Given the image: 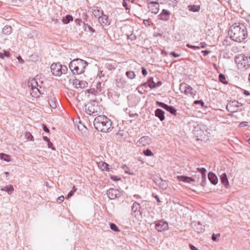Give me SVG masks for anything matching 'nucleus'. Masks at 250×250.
Returning a JSON list of instances; mask_svg holds the SVG:
<instances>
[{
	"label": "nucleus",
	"mask_w": 250,
	"mask_h": 250,
	"mask_svg": "<svg viewBox=\"0 0 250 250\" xmlns=\"http://www.w3.org/2000/svg\"><path fill=\"white\" fill-rule=\"evenodd\" d=\"M25 137L27 138V139L28 140H30V141L33 140V136L32 135V134L30 132H26L25 133Z\"/></svg>",
	"instance_id": "obj_41"
},
{
	"label": "nucleus",
	"mask_w": 250,
	"mask_h": 250,
	"mask_svg": "<svg viewBox=\"0 0 250 250\" xmlns=\"http://www.w3.org/2000/svg\"><path fill=\"white\" fill-rule=\"evenodd\" d=\"M170 12L169 11L163 9L162 13L159 15V19L163 21H167L169 19Z\"/></svg>",
	"instance_id": "obj_16"
},
{
	"label": "nucleus",
	"mask_w": 250,
	"mask_h": 250,
	"mask_svg": "<svg viewBox=\"0 0 250 250\" xmlns=\"http://www.w3.org/2000/svg\"><path fill=\"white\" fill-rule=\"evenodd\" d=\"M110 228L112 230L116 231V232H119L120 231V229L118 228V227L116 226V224L113 223H110Z\"/></svg>",
	"instance_id": "obj_33"
},
{
	"label": "nucleus",
	"mask_w": 250,
	"mask_h": 250,
	"mask_svg": "<svg viewBox=\"0 0 250 250\" xmlns=\"http://www.w3.org/2000/svg\"><path fill=\"white\" fill-rule=\"evenodd\" d=\"M94 14L95 16L100 17V16H100L101 15L102 16L103 14V13L102 11H100V10H94Z\"/></svg>",
	"instance_id": "obj_45"
},
{
	"label": "nucleus",
	"mask_w": 250,
	"mask_h": 250,
	"mask_svg": "<svg viewBox=\"0 0 250 250\" xmlns=\"http://www.w3.org/2000/svg\"><path fill=\"white\" fill-rule=\"evenodd\" d=\"M148 8L151 13L156 14L158 13L159 10V3H151L148 4Z\"/></svg>",
	"instance_id": "obj_12"
},
{
	"label": "nucleus",
	"mask_w": 250,
	"mask_h": 250,
	"mask_svg": "<svg viewBox=\"0 0 250 250\" xmlns=\"http://www.w3.org/2000/svg\"><path fill=\"white\" fill-rule=\"evenodd\" d=\"M48 102L51 108H55L57 107V104L54 99H51Z\"/></svg>",
	"instance_id": "obj_35"
},
{
	"label": "nucleus",
	"mask_w": 250,
	"mask_h": 250,
	"mask_svg": "<svg viewBox=\"0 0 250 250\" xmlns=\"http://www.w3.org/2000/svg\"><path fill=\"white\" fill-rule=\"evenodd\" d=\"M208 178L211 184L216 185L218 183V178L212 172H209L208 174Z\"/></svg>",
	"instance_id": "obj_13"
},
{
	"label": "nucleus",
	"mask_w": 250,
	"mask_h": 250,
	"mask_svg": "<svg viewBox=\"0 0 250 250\" xmlns=\"http://www.w3.org/2000/svg\"><path fill=\"white\" fill-rule=\"evenodd\" d=\"M170 54V55L173 56V57H176H176H179V56H180V55H179V54H177V53H175V52H171L170 53V54Z\"/></svg>",
	"instance_id": "obj_50"
},
{
	"label": "nucleus",
	"mask_w": 250,
	"mask_h": 250,
	"mask_svg": "<svg viewBox=\"0 0 250 250\" xmlns=\"http://www.w3.org/2000/svg\"><path fill=\"white\" fill-rule=\"evenodd\" d=\"M179 89L182 93L187 95H195L196 93V91L192 87L185 83H181Z\"/></svg>",
	"instance_id": "obj_7"
},
{
	"label": "nucleus",
	"mask_w": 250,
	"mask_h": 250,
	"mask_svg": "<svg viewBox=\"0 0 250 250\" xmlns=\"http://www.w3.org/2000/svg\"><path fill=\"white\" fill-rule=\"evenodd\" d=\"M42 128L45 132L48 133L49 132V129L47 127V126L45 125H42Z\"/></svg>",
	"instance_id": "obj_51"
},
{
	"label": "nucleus",
	"mask_w": 250,
	"mask_h": 250,
	"mask_svg": "<svg viewBox=\"0 0 250 250\" xmlns=\"http://www.w3.org/2000/svg\"><path fill=\"white\" fill-rule=\"evenodd\" d=\"M11 32L12 28L10 26L6 25L2 29V33L6 35H10Z\"/></svg>",
	"instance_id": "obj_23"
},
{
	"label": "nucleus",
	"mask_w": 250,
	"mask_h": 250,
	"mask_svg": "<svg viewBox=\"0 0 250 250\" xmlns=\"http://www.w3.org/2000/svg\"><path fill=\"white\" fill-rule=\"evenodd\" d=\"M158 0H147L148 4H151V3H157L158 2Z\"/></svg>",
	"instance_id": "obj_49"
},
{
	"label": "nucleus",
	"mask_w": 250,
	"mask_h": 250,
	"mask_svg": "<svg viewBox=\"0 0 250 250\" xmlns=\"http://www.w3.org/2000/svg\"><path fill=\"white\" fill-rule=\"evenodd\" d=\"M38 77L29 81L28 85L31 88V94L32 97H38L41 94H44L45 92L44 87L42 85V82L39 84L37 82Z\"/></svg>",
	"instance_id": "obj_4"
},
{
	"label": "nucleus",
	"mask_w": 250,
	"mask_h": 250,
	"mask_svg": "<svg viewBox=\"0 0 250 250\" xmlns=\"http://www.w3.org/2000/svg\"><path fill=\"white\" fill-rule=\"evenodd\" d=\"M47 146L49 148H51L52 150L55 149V147L53 146V144L50 141L47 142Z\"/></svg>",
	"instance_id": "obj_47"
},
{
	"label": "nucleus",
	"mask_w": 250,
	"mask_h": 250,
	"mask_svg": "<svg viewBox=\"0 0 250 250\" xmlns=\"http://www.w3.org/2000/svg\"><path fill=\"white\" fill-rule=\"evenodd\" d=\"M101 86V83L100 82H98L96 84L97 88L100 89Z\"/></svg>",
	"instance_id": "obj_60"
},
{
	"label": "nucleus",
	"mask_w": 250,
	"mask_h": 250,
	"mask_svg": "<svg viewBox=\"0 0 250 250\" xmlns=\"http://www.w3.org/2000/svg\"><path fill=\"white\" fill-rule=\"evenodd\" d=\"M186 46L188 48H192V49H199L200 48V47H199V46L192 45H191V44H190L189 43L187 44ZM201 48H204V46H201Z\"/></svg>",
	"instance_id": "obj_38"
},
{
	"label": "nucleus",
	"mask_w": 250,
	"mask_h": 250,
	"mask_svg": "<svg viewBox=\"0 0 250 250\" xmlns=\"http://www.w3.org/2000/svg\"><path fill=\"white\" fill-rule=\"evenodd\" d=\"M162 84V83L161 81H158L155 83L156 88L160 86Z\"/></svg>",
	"instance_id": "obj_53"
},
{
	"label": "nucleus",
	"mask_w": 250,
	"mask_h": 250,
	"mask_svg": "<svg viewBox=\"0 0 250 250\" xmlns=\"http://www.w3.org/2000/svg\"><path fill=\"white\" fill-rule=\"evenodd\" d=\"M165 112L161 109L158 108L155 111V115L158 117L160 121H163L165 120Z\"/></svg>",
	"instance_id": "obj_17"
},
{
	"label": "nucleus",
	"mask_w": 250,
	"mask_h": 250,
	"mask_svg": "<svg viewBox=\"0 0 250 250\" xmlns=\"http://www.w3.org/2000/svg\"><path fill=\"white\" fill-rule=\"evenodd\" d=\"M76 188L75 187H73V189L71 190L67 194V196L66 197V198L68 199L70 197H71L73 194L76 191Z\"/></svg>",
	"instance_id": "obj_37"
},
{
	"label": "nucleus",
	"mask_w": 250,
	"mask_h": 250,
	"mask_svg": "<svg viewBox=\"0 0 250 250\" xmlns=\"http://www.w3.org/2000/svg\"><path fill=\"white\" fill-rule=\"evenodd\" d=\"M200 7L199 6H197L195 5L191 6L189 10L193 12H197L199 10Z\"/></svg>",
	"instance_id": "obj_40"
},
{
	"label": "nucleus",
	"mask_w": 250,
	"mask_h": 250,
	"mask_svg": "<svg viewBox=\"0 0 250 250\" xmlns=\"http://www.w3.org/2000/svg\"><path fill=\"white\" fill-rule=\"evenodd\" d=\"M194 104H200L202 107H203L204 105V102L202 100H196L194 102Z\"/></svg>",
	"instance_id": "obj_44"
},
{
	"label": "nucleus",
	"mask_w": 250,
	"mask_h": 250,
	"mask_svg": "<svg viewBox=\"0 0 250 250\" xmlns=\"http://www.w3.org/2000/svg\"><path fill=\"white\" fill-rule=\"evenodd\" d=\"M43 139L44 141H46L47 142H48L50 141L49 138L47 137H46V136H43Z\"/></svg>",
	"instance_id": "obj_57"
},
{
	"label": "nucleus",
	"mask_w": 250,
	"mask_h": 250,
	"mask_svg": "<svg viewBox=\"0 0 250 250\" xmlns=\"http://www.w3.org/2000/svg\"><path fill=\"white\" fill-rule=\"evenodd\" d=\"M50 68L51 72L54 75L60 76L62 75V72L60 70L61 68V64L60 63H53L51 65Z\"/></svg>",
	"instance_id": "obj_9"
},
{
	"label": "nucleus",
	"mask_w": 250,
	"mask_h": 250,
	"mask_svg": "<svg viewBox=\"0 0 250 250\" xmlns=\"http://www.w3.org/2000/svg\"><path fill=\"white\" fill-rule=\"evenodd\" d=\"M200 182V185L202 187H204L206 185V175L201 176V181Z\"/></svg>",
	"instance_id": "obj_34"
},
{
	"label": "nucleus",
	"mask_w": 250,
	"mask_h": 250,
	"mask_svg": "<svg viewBox=\"0 0 250 250\" xmlns=\"http://www.w3.org/2000/svg\"><path fill=\"white\" fill-rule=\"evenodd\" d=\"M126 76L130 79H133L135 77L136 75L133 71H128L126 72Z\"/></svg>",
	"instance_id": "obj_30"
},
{
	"label": "nucleus",
	"mask_w": 250,
	"mask_h": 250,
	"mask_svg": "<svg viewBox=\"0 0 250 250\" xmlns=\"http://www.w3.org/2000/svg\"><path fill=\"white\" fill-rule=\"evenodd\" d=\"M5 188H6V191L7 192V193L9 194H11L12 192H13L14 190L13 186L11 185L6 186Z\"/></svg>",
	"instance_id": "obj_31"
},
{
	"label": "nucleus",
	"mask_w": 250,
	"mask_h": 250,
	"mask_svg": "<svg viewBox=\"0 0 250 250\" xmlns=\"http://www.w3.org/2000/svg\"><path fill=\"white\" fill-rule=\"evenodd\" d=\"M233 107H238V102L236 101H233L231 103H229L227 106V108L229 111L231 112H233L236 111L237 109H233Z\"/></svg>",
	"instance_id": "obj_19"
},
{
	"label": "nucleus",
	"mask_w": 250,
	"mask_h": 250,
	"mask_svg": "<svg viewBox=\"0 0 250 250\" xmlns=\"http://www.w3.org/2000/svg\"><path fill=\"white\" fill-rule=\"evenodd\" d=\"M210 52H211L210 51H208V50H207L202 51V53L204 54V56L207 55L208 54L210 53Z\"/></svg>",
	"instance_id": "obj_52"
},
{
	"label": "nucleus",
	"mask_w": 250,
	"mask_h": 250,
	"mask_svg": "<svg viewBox=\"0 0 250 250\" xmlns=\"http://www.w3.org/2000/svg\"><path fill=\"white\" fill-rule=\"evenodd\" d=\"M18 59L19 60L21 63L23 62V60L21 58L20 56L18 57Z\"/></svg>",
	"instance_id": "obj_61"
},
{
	"label": "nucleus",
	"mask_w": 250,
	"mask_h": 250,
	"mask_svg": "<svg viewBox=\"0 0 250 250\" xmlns=\"http://www.w3.org/2000/svg\"><path fill=\"white\" fill-rule=\"evenodd\" d=\"M123 6L126 9H128V8L127 7V3L125 1V0H124V2L123 3Z\"/></svg>",
	"instance_id": "obj_56"
},
{
	"label": "nucleus",
	"mask_w": 250,
	"mask_h": 250,
	"mask_svg": "<svg viewBox=\"0 0 250 250\" xmlns=\"http://www.w3.org/2000/svg\"><path fill=\"white\" fill-rule=\"evenodd\" d=\"M156 104L158 106H159L165 109L167 111L169 112L171 114L174 115H176L177 110L175 108V107H174L173 106H170V105H168L164 103L159 102V101H157L156 102Z\"/></svg>",
	"instance_id": "obj_8"
},
{
	"label": "nucleus",
	"mask_w": 250,
	"mask_h": 250,
	"mask_svg": "<svg viewBox=\"0 0 250 250\" xmlns=\"http://www.w3.org/2000/svg\"><path fill=\"white\" fill-rule=\"evenodd\" d=\"M219 81L224 83V84H228V82L226 80V77L223 74H220L219 75Z\"/></svg>",
	"instance_id": "obj_27"
},
{
	"label": "nucleus",
	"mask_w": 250,
	"mask_h": 250,
	"mask_svg": "<svg viewBox=\"0 0 250 250\" xmlns=\"http://www.w3.org/2000/svg\"><path fill=\"white\" fill-rule=\"evenodd\" d=\"M99 166L102 170H107L108 169V165L105 162H102L99 164Z\"/></svg>",
	"instance_id": "obj_28"
},
{
	"label": "nucleus",
	"mask_w": 250,
	"mask_h": 250,
	"mask_svg": "<svg viewBox=\"0 0 250 250\" xmlns=\"http://www.w3.org/2000/svg\"><path fill=\"white\" fill-rule=\"evenodd\" d=\"M234 61L240 68L248 69L250 67V57L240 54L235 57Z\"/></svg>",
	"instance_id": "obj_5"
},
{
	"label": "nucleus",
	"mask_w": 250,
	"mask_h": 250,
	"mask_svg": "<svg viewBox=\"0 0 250 250\" xmlns=\"http://www.w3.org/2000/svg\"><path fill=\"white\" fill-rule=\"evenodd\" d=\"M240 125L242 126H247L248 125V123L246 122H242Z\"/></svg>",
	"instance_id": "obj_55"
},
{
	"label": "nucleus",
	"mask_w": 250,
	"mask_h": 250,
	"mask_svg": "<svg viewBox=\"0 0 250 250\" xmlns=\"http://www.w3.org/2000/svg\"><path fill=\"white\" fill-rule=\"evenodd\" d=\"M220 180L222 184L224 185L225 188H228L229 186V183L226 173H224L221 175Z\"/></svg>",
	"instance_id": "obj_20"
},
{
	"label": "nucleus",
	"mask_w": 250,
	"mask_h": 250,
	"mask_svg": "<svg viewBox=\"0 0 250 250\" xmlns=\"http://www.w3.org/2000/svg\"><path fill=\"white\" fill-rule=\"evenodd\" d=\"M189 247L191 250H198L195 246L192 245H190Z\"/></svg>",
	"instance_id": "obj_54"
},
{
	"label": "nucleus",
	"mask_w": 250,
	"mask_h": 250,
	"mask_svg": "<svg viewBox=\"0 0 250 250\" xmlns=\"http://www.w3.org/2000/svg\"><path fill=\"white\" fill-rule=\"evenodd\" d=\"M73 21V17L72 16L68 15L65 16L64 18L62 19V21L64 24L68 23L70 21Z\"/></svg>",
	"instance_id": "obj_25"
},
{
	"label": "nucleus",
	"mask_w": 250,
	"mask_h": 250,
	"mask_svg": "<svg viewBox=\"0 0 250 250\" xmlns=\"http://www.w3.org/2000/svg\"><path fill=\"white\" fill-rule=\"evenodd\" d=\"M177 178L179 181H183L185 183H190L194 181V179L193 178L186 176H178Z\"/></svg>",
	"instance_id": "obj_22"
},
{
	"label": "nucleus",
	"mask_w": 250,
	"mask_h": 250,
	"mask_svg": "<svg viewBox=\"0 0 250 250\" xmlns=\"http://www.w3.org/2000/svg\"><path fill=\"white\" fill-rule=\"evenodd\" d=\"M107 195L110 199L113 200L120 197L121 193L118 189L110 188L107 191Z\"/></svg>",
	"instance_id": "obj_11"
},
{
	"label": "nucleus",
	"mask_w": 250,
	"mask_h": 250,
	"mask_svg": "<svg viewBox=\"0 0 250 250\" xmlns=\"http://www.w3.org/2000/svg\"><path fill=\"white\" fill-rule=\"evenodd\" d=\"M155 83L152 77H150L147 80L148 85L151 89L156 88Z\"/></svg>",
	"instance_id": "obj_24"
},
{
	"label": "nucleus",
	"mask_w": 250,
	"mask_h": 250,
	"mask_svg": "<svg viewBox=\"0 0 250 250\" xmlns=\"http://www.w3.org/2000/svg\"><path fill=\"white\" fill-rule=\"evenodd\" d=\"M87 27H88V28L89 30V31H92V32L94 31V29L90 25H88Z\"/></svg>",
	"instance_id": "obj_62"
},
{
	"label": "nucleus",
	"mask_w": 250,
	"mask_h": 250,
	"mask_svg": "<svg viewBox=\"0 0 250 250\" xmlns=\"http://www.w3.org/2000/svg\"><path fill=\"white\" fill-rule=\"evenodd\" d=\"M138 142L140 144L146 146L150 143L151 139L148 136H143L139 139Z\"/></svg>",
	"instance_id": "obj_18"
},
{
	"label": "nucleus",
	"mask_w": 250,
	"mask_h": 250,
	"mask_svg": "<svg viewBox=\"0 0 250 250\" xmlns=\"http://www.w3.org/2000/svg\"><path fill=\"white\" fill-rule=\"evenodd\" d=\"M155 183L163 189H166L168 187V184L167 181L162 180L161 178L157 180V181H155Z\"/></svg>",
	"instance_id": "obj_21"
},
{
	"label": "nucleus",
	"mask_w": 250,
	"mask_h": 250,
	"mask_svg": "<svg viewBox=\"0 0 250 250\" xmlns=\"http://www.w3.org/2000/svg\"><path fill=\"white\" fill-rule=\"evenodd\" d=\"M93 124L95 129L98 131L107 132L111 130L112 123L107 117L100 115L95 118Z\"/></svg>",
	"instance_id": "obj_2"
},
{
	"label": "nucleus",
	"mask_w": 250,
	"mask_h": 250,
	"mask_svg": "<svg viewBox=\"0 0 250 250\" xmlns=\"http://www.w3.org/2000/svg\"><path fill=\"white\" fill-rule=\"evenodd\" d=\"M64 197L63 195H62L58 198L57 201L59 203H62L64 201Z\"/></svg>",
	"instance_id": "obj_46"
},
{
	"label": "nucleus",
	"mask_w": 250,
	"mask_h": 250,
	"mask_svg": "<svg viewBox=\"0 0 250 250\" xmlns=\"http://www.w3.org/2000/svg\"><path fill=\"white\" fill-rule=\"evenodd\" d=\"M144 154L145 155H146V156H151L153 155V153L148 148L144 150Z\"/></svg>",
	"instance_id": "obj_36"
},
{
	"label": "nucleus",
	"mask_w": 250,
	"mask_h": 250,
	"mask_svg": "<svg viewBox=\"0 0 250 250\" xmlns=\"http://www.w3.org/2000/svg\"><path fill=\"white\" fill-rule=\"evenodd\" d=\"M10 56V53L8 51H3V52H0V58L3 59L5 57H8Z\"/></svg>",
	"instance_id": "obj_32"
},
{
	"label": "nucleus",
	"mask_w": 250,
	"mask_h": 250,
	"mask_svg": "<svg viewBox=\"0 0 250 250\" xmlns=\"http://www.w3.org/2000/svg\"><path fill=\"white\" fill-rule=\"evenodd\" d=\"M67 70V68L65 65H62L61 64V68L60 70L62 72V74H65L66 73Z\"/></svg>",
	"instance_id": "obj_43"
},
{
	"label": "nucleus",
	"mask_w": 250,
	"mask_h": 250,
	"mask_svg": "<svg viewBox=\"0 0 250 250\" xmlns=\"http://www.w3.org/2000/svg\"><path fill=\"white\" fill-rule=\"evenodd\" d=\"M155 198L157 199V201L158 202H160V199H159V198L158 197V196L157 195H156L155 197Z\"/></svg>",
	"instance_id": "obj_64"
},
{
	"label": "nucleus",
	"mask_w": 250,
	"mask_h": 250,
	"mask_svg": "<svg viewBox=\"0 0 250 250\" xmlns=\"http://www.w3.org/2000/svg\"><path fill=\"white\" fill-rule=\"evenodd\" d=\"M99 21L103 25H108L110 24V21L108 18L105 15L103 14L102 16H100Z\"/></svg>",
	"instance_id": "obj_14"
},
{
	"label": "nucleus",
	"mask_w": 250,
	"mask_h": 250,
	"mask_svg": "<svg viewBox=\"0 0 250 250\" xmlns=\"http://www.w3.org/2000/svg\"><path fill=\"white\" fill-rule=\"evenodd\" d=\"M86 113L89 115H96L100 113V107L96 101L88 103L84 105Z\"/></svg>",
	"instance_id": "obj_6"
},
{
	"label": "nucleus",
	"mask_w": 250,
	"mask_h": 250,
	"mask_svg": "<svg viewBox=\"0 0 250 250\" xmlns=\"http://www.w3.org/2000/svg\"><path fill=\"white\" fill-rule=\"evenodd\" d=\"M0 158L5 161L9 162L10 161V157L7 154L4 153H0Z\"/></svg>",
	"instance_id": "obj_29"
},
{
	"label": "nucleus",
	"mask_w": 250,
	"mask_h": 250,
	"mask_svg": "<svg viewBox=\"0 0 250 250\" xmlns=\"http://www.w3.org/2000/svg\"><path fill=\"white\" fill-rule=\"evenodd\" d=\"M140 208V204L136 202H135L132 207H131V210L132 212H134V213L136 212Z\"/></svg>",
	"instance_id": "obj_26"
},
{
	"label": "nucleus",
	"mask_w": 250,
	"mask_h": 250,
	"mask_svg": "<svg viewBox=\"0 0 250 250\" xmlns=\"http://www.w3.org/2000/svg\"><path fill=\"white\" fill-rule=\"evenodd\" d=\"M111 178L112 180H115V181L120 180L121 179L120 178L117 179V178H116V177L115 176H111Z\"/></svg>",
	"instance_id": "obj_59"
},
{
	"label": "nucleus",
	"mask_w": 250,
	"mask_h": 250,
	"mask_svg": "<svg viewBox=\"0 0 250 250\" xmlns=\"http://www.w3.org/2000/svg\"><path fill=\"white\" fill-rule=\"evenodd\" d=\"M197 170L201 174V176L206 175L207 170L205 168H197Z\"/></svg>",
	"instance_id": "obj_39"
},
{
	"label": "nucleus",
	"mask_w": 250,
	"mask_h": 250,
	"mask_svg": "<svg viewBox=\"0 0 250 250\" xmlns=\"http://www.w3.org/2000/svg\"><path fill=\"white\" fill-rule=\"evenodd\" d=\"M229 35L232 40L236 42H241L247 37V30L243 24L235 23L230 26Z\"/></svg>",
	"instance_id": "obj_1"
},
{
	"label": "nucleus",
	"mask_w": 250,
	"mask_h": 250,
	"mask_svg": "<svg viewBox=\"0 0 250 250\" xmlns=\"http://www.w3.org/2000/svg\"><path fill=\"white\" fill-rule=\"evenodd\" d=\"M211 239L214 241H215L216 240V236L214 234H213L212 235Z\"/></svg>",
	"instance_id": "obj_58"
},
{
	"label": "nucleus",
	"mask_w": 250,
	"mask_h": 250,
	"mask_svg": "<svg viewBox=\"0 0 250 250\" xmlns=\"http://www.w3.org/2000/svg\"><path fill=\"white\" fill-rule=\"evenodd\" d=\"M155 229L160 232L166 230L168 229V223L165 221H158L156 223Z\"/></svg>",
	"instance_id": "obj_10"
},
{
	"label": "nucleus",
	"mask_w": 250,
	"mask_h": 250,
	"mask_svg": "<svg viewBox=\"0 0 250 250\" xmlns=\"http://www.w3.org/2000/svg\"><path fill=\"white\" fill-rule=\"evenodd\" d=\"M244 94L246 95H249L250 94L248 91L245 90L244 92Z\"/></svg>",
	"instance_id": "obj_63"
},
{
	"label": "nucleus",
	"mask_w": 250,
	"mask_h": 250,
	"mask_svg": "<svg viewBox=\"0 0 250 250\" xmlns=\"http://www.w3.org/2000/svg\"><path fill=\"white\" fill-rule=\"evenodd\" d=\"M142 74L144 76H146L147 74V70L144 67L142 68Z\"/></svg>",
	"instance_id": "obj_48"
},
{
	"label": "nucleus",
	"mask_w": 250,
	"mask_h": 250,
	"mask_svg": "<svg viewBox=\"0 0 250 250\" xmlns=\"http://www.w3.org/2000/svg\"><path fill=\"white\" fill-rule=\"evenodd\" d=\"M88 63L80 59H76L71 61L69 67L73 74H80L84 72Z\"/></svg>",
	"instance_id": "obj_3"
},
{
	"label": "nucleus",
	"mask_w": 250,
	"mask_h": 250,
	"mask_svg": "<svg viewBox=\"0 0 250 250\" xmlns=\"http://www.w3.org/2000/svg\"><path fill=\"white\" fill-rule=\"evenodd\" d=\"M122 168L125 170V173H128L129 174H132L129 172V168L125 165H123L122 166Z\"/></svg>",
	"instance_id": "obj_42"
},
{
	"label": "nucleus",
	"mask_w": 250,
	"mask_h": 250,
	"mask_svg": "<svg viewBox=\"0 0 250 250\" xmlns=\"http://www.w3.org/2000/svg\"><path fill=\"white\" fill-rule=\"evenodd\" d=\"M87 83H85V82L81 81L78 79H75L73 82V84L75 86V87L78 88H84Z\"/></svg>",
	"instance_id": "obj_15"
}]
</instances>
